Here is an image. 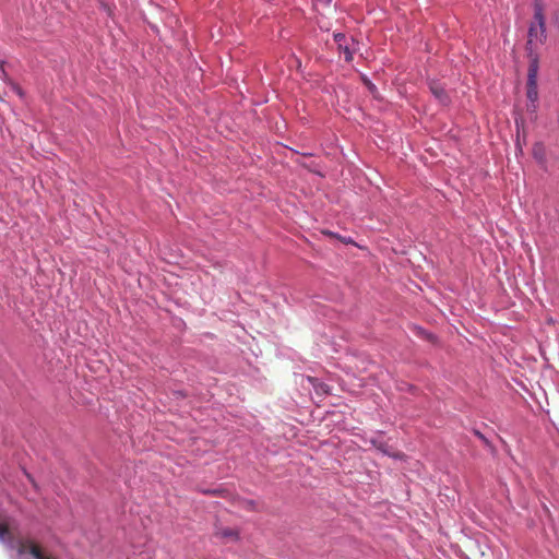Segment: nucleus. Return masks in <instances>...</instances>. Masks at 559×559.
<instances>
[{"mask_svg": "<svg viewBox=\"0 0 559 559\" xmlns=\"http://www.w3.org/2000/svg\"><path fill=\"white\" fill-rule=\"evenodd\" d=\"M0 542L12 549H16L20 555L28 552L35 559H52L46 556L38 545L19 536L15 532V526H0Z\"/></svg>", "mask_w": 559, "mask_h": 559, "instance_id": "obj_1", "label": "nucleus"}, {"mask_svg": "<svg viewBox=\"0 0 559 559\" xmlns=\"http://www.w3.org/2000/svg\"><path fill=\"white\" fill-rule=\"evenodd\" d=\"M527 50L534 51L546 40V17L544 13V4L537 0L534 3V17L528 28Z\"/></svg>", "mask_w": 559, "mask_h": 559, "instance_id": "obj_2", "label": "nucleus"}, {"mask_svg": "<svg viewBox=\"0 0 559 559\" xmlns=\"http://www.w3.org/2000/svg\"><path fill=\"white\" fill-rule=\"evenodd\" d=\"M526 97L528 99L526 109H527V111L534 114L537 109V100H538L537 81H527L526 82Z\"/></svg>", "mask_w": 559, "mask_h": 559, "instance_id": "obj_3", "label": "nucleus"}, {"mask_svg": "<svg viewBox=\"0 0 559 559\" xmlns=\"http://www.w3.org/2000/svg\"><path fill=\"white\" fill-rule=\"evenodd\" d=\"M215 536L222 539L224 544H229L238 540L239 532L233 526H218Z\"/></svg>", "mask_w": 559, "mask_h": 559, "instance_id": "obj_4", "label": "nucleus"}, {"mask_svg": "<svg viewBox=\"0 0 559 559\" xmlns=\"http://www.w3.org/2000/svg\"><path fill=\"white\" fill-rule=\"evenodd\" d=\"M429 90L441 105H449L450 97L441 83L431 81L429 83Z\"/></svg>", "mask_w": 559, "mask_h": 559, "instance_id": "obj_5", "label": "nucleus"}, {"mask_svg": "<svg viewBox=\"0 0 559 559\" xmlns=\"http://www.w3.org/2000/svg\"><path fill=\"white\" fill-rule=\"evenodd\" d=\"M532 155L540 166L545 167L547 163V152L543 142L534 143L532 147Z\"/></svg>", "mask_w": 559, "mask_h": 559, "instance_id": "obj_6", "label": "nucleus"}, {"mask_svg": "<svg viewBox=\"0 0 559 559\" xmlns=\"http://www.w3.org/2000/svg\"><path fill=\"white\" fill-rule=\"evenodd\" d=\"M530 66L527 70V81H537L538 75V58L534 55V51H530Z\"/></svg>", "mask_w": 559, "mask_h": 559, "instance_id": "obj_7", "label": "nucleus"}, {"mask_svg": "<svg viewBox=\"0 0 559 559\" xmlns=\"http://www.w3.org/2000/svg\"><path fill=\"white\" fill-rule=\"evenodd\" d=\"M372 444L377 448V450H379L381 453H383L388 456H391L394 459H403L404 457V454L402 452L393 451L392 448L384 442L372 441Z\"/></svg>", "mask_w": 559, "mask_h": 559, "instance_id": "obj_8", "label": "nucleus"}, {"mask_svg": "<svg viewBox=\"0 0 559 559\" xmlns=\"http://www.w3.org/2000/svg\"><path fill=\"white\" fill-rule=\"evenodd\" d=\"M340 49L344 52L345 60L347 62L352 61V59H353L352 50L347 46H342V48H340Z\"/></svg>", "mask_w": 559, "mask_h": 559, "instance_id": "obj_9", "label": "nucleus"}, {"mask_svg": "<svg viewBox=\"0 0 559 559\" xmlns=\"http://www.w3.org/2000/svg\"><path fill=\"white\" fill-rule=\"evenodd\" d=\"M332 3V0H316L314 1V5L319 9V8H329Z\"/></svg>", "mask_w": 559, "mask_h": 559, "instance_id": "obj_10", "label": "nucleus"}, {"mask_svg": "<svg viewBox=\"0 0 559 559\" xmlns=\"http://www.w3.org/2000/svg\"><path fill=\"white\" fill-rule=\"evenodd\" d=\"M334 39L338 44V48H342L343 41L345 40V35L342 33H337L334 35Z\"/></svg>", "mask_w": 559, "mask_h": 559, "instance_id": "obj_11", "label": "nucleus"}, {"mask_svg": "<svg viewBox=\"0 0 559 559\" xmlns=\"http://www.w3.org/2000/svg\"><path fill=\"white\" fill-rule=\"evenodd\" d=\"M206 493H212V495H229V492L226 490V489H223V488H218V489H213V490H209V491H205Z\"/></svg>", "mask_w": 559, "mask_h": 559, "instance_id": "obj_12", "label": "nucleus"}, {"mask_svg": "<svg viewBox=\"0 0 559 559\" xmlns=\"http://www.w3.org/2000/svg\"><path fill=\"white\" fill-rule=\"evenodd\" d=\"M12 90L20 96V97H23L24 93L22 91V88L16 85V84H12Z\"/></svg>", "mask_w": 559, "mask_h": 559, "instance_id": "obj_13", "label": "nucleus"}, {"mask_svg": "<svg viewBox=\"0 0 559 559\" xmlns=\"http://www.w3.org/2000/svg\"><path fill=\"white\" fill-rule=\"evenodd\" d=\"M476 436L481 439L486 444H488V440L479 432V431H476Z\"/></svg>", "mask_w": 559, "mask_h": 559, "instance_id": "obj_14", "label": "nucleus"}, {"mask_svg": "<svg viewBox=\"0 0 559 559\" xmlns=\"http://www.w3.org/2000/svg\"><path fill=\"white\" fill-rule=\"evenodd\" d=\"M247 506H248V507H253V502H252V501H249V502H247Z\"/></svg>", "mask_w": 559, "mask_h": 559, "instance_id": "obj_15", "label": "nucleus"}, {"mask_svg": "<svg viewBox=\"0 0 559 559\" xmlns=\"http://www.w3.org/2000/svg\"><path fill=\"white\" fill-rule=\"evenodd\" d=\"M27 478L33 481V478L31 477V475L27 474Z\"/></svg>", "mask_w": 559, "mask_h": 559, "instance_id": "obj_16", "label": "nucleus"}]
</instances>
